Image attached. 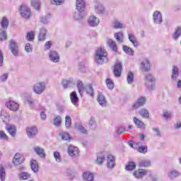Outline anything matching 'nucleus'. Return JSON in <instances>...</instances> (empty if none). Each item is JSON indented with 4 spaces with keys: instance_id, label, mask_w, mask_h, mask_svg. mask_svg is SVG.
I'll return each instance as SVG.
<instances>
[{
    "instance_id": "obj_1",
    "label": "nucleus",
    "mask_w": 181,
    "mask_h": 181,
    "mask_svg": "<svg viewBox=\"0 0 181 181\" xmlns=\"http://www.w3.org/2000/svg\"><path fill=\"white\" fill-rule=\"evenodd\" d=\"M108 53L105 49L99 48L95 52V61L98 64H104L108 62Z\"/></svg>"
},
{
    "instance_id": "obj_2",
    "label": "nucleus",
    "mask_w": 181,
    "mask_h": 181,
    "mask_svg": "<svg viewBox=\"0 0 181 181\" xmlns=\"http://www.w3.org/2000/svg\"><path fill=\"white\" fill-rule=\"evenodd\" d=\"M144 80L146 81L145 86L148 90H153V88H155V83H155L156 79L152 74H147L145 76Z\"/></svg>"
},
{
    "instance_id": "obj_3",
    "label": "nucleus",
    "mask_w": 181,
    "mask_h": 181,
    "mask_svg": "<svg viewBox=\"0 0 181 181\" xmlns=\"http://www.w3.org/2000/svg\"><path fill=\"white\" fill-rule=\"evenodd\" d=\"M28 104L30 105L31 108L33 110H40L41 111H45V107L40 105L39 104V101L33 98H28L27 100Z\"/></svg>"
},
{
    "instance_id": "obj_4",
    "label": "nucleus",
    "mask_w": 181,
    "mask_h": 181,
    "mask_svg": "<svg viewBox=\"0 0 181 181\" xmlns=\"http://www.w3.org/2000/svg\"><path fill=\"white\" fill-rule=\"evenodd\" d=\"M46 90V83L44 82H38L33 86V91L35 94H42Z\"/></svg>"
},
{
    "instance_id": "obj_5",
    "label": "nucleus",
    "mask_w": 181,
    "mask_h": 181,
    "mask_svg": "<svg viewBox=\"0 0 181 181\" xmlns=\"http://www.w3.org/2000/svg\"><path fill=\"white\" fill-rule=\"evenodd\" d=\"M20 13L23 18L28 19L30 18V8L25 5H21L20 7Z\"/></svg>"
},
{
    "instance_id": "obj_6",
    "label": "nucleus",
    "mask_w": 181,
    "mask_h": 181,
    "mask_svg": "<svg viewBox=\"0 0 181 181\" xmlns=\"http://www.w3.org/2000/svg\"><path fill=\"white\" fill-rule=\"evenodd\" d=\"M145 103H146V98L144 96H141L133 104L132 107L134 110H138V108L144 107V105H145Z\"/></svg>"
},
{
    "instance_id": "obj_7",
    "label": "nucleus",
    "mask_w": 181,
    "mask_h": 181,
    "mask_svg": "<svg viewBox=\"0 0 181 181\" xmlns=\"http://www.w3.org/2000/svg\"><path fill=\"white\" fill-rule=\"evenodd\" d=\"M49 58L51 62H53V63H59V62H60V56L55 50L49 51Z\"/></svg>"
},
{
    "instance_id": "obj_8",
    "label": "nucleus",
    "mask_w": 181,
    "mask_h": 181,
    "mask_svg": "<svg viewBox=\"0 0 181 181\" xmlns=\"http://www.w3.org/2000/svg\"><path fill=\"white\" fill-rule=\"evenodd\" d=\"M10 49L13 56L16 57L18 54H19V47H18V43H16V42H15L13 40L10 41Z\"/></svg>"
},
{
    "instance_id": "obj_9",
    "label": "nucleus",
    "mask_w": 181,
    "mask_h": 181,
    "mask_svg": "<svg viewBox=\"0 0 181 181\" xmlns=\"http://www.w3.org/2000/svg\"><path fill=\"white\" fill-rule=\"evenodd\" d=\"M6 107L11 111H18L19 110V104L14 100H8L6 103Z\"/></svg>"
},
{
    "instance_id": "obj_10",
    "label": "nucleus",
    "mask_w": 181,
    "mask_h": 181,
    "mask_svg": "<svg viewBox=\"0 0 181 181\" xmlns=\"http://www.w3.org/2000/svg\"><path fill=\"white\" fill-rule=\"evenodd\" d=\"M97 101L99 105L103 108H105L108 105V103L107 102V99H105V96L101 93L98 95Z\"/></svg>"
},
{
    "instance_id": "obj_11",
    "label": "nucleus",
    "mask_w": 181,
    "mask_h": 181,
    "mask_svg": "<svg viewBox=\"0 0 181 181\" xmlns=\"http://www.w3.org/2000/svg\"><path fill=\"white\" fill-rule=\"evenodd\" d=\"M28 138H35L37 135V127L33 126L26 129Z\"/></svg>"
},
{
    "instance_id": "obj_12",
    "label": "nucleus",
    "mask_w": 181,
    "mask_h": 181,
    "mask_svg": "<svg viewBox=\"0 0 181 181\" xmlns=\"http://www.w3.org/2000/svg\"><path fill=\"white\" fill-rule=\"evenodd\" d=\"M23 162H25V157L23 156V155L21 153H16L14 156V158L13 159V163H14V165H21L23 163Z\"/></svg>"
},
{
    "instance_id": "obj_13",
    "label": "nucleus",
    "mask_w": 181,
    "mask_h": 181,
    "mask_svg": "<svg viewBox=\"0 0 181 181\" xmlns=\"http://www.w3.org/2000/svg\"><path fill=\"white\" fill-rule=\"evenodd\" d=\"M153 19L154 23L156 25H160V23L163 22L162 14L160 12L156 11L153 14Z\"/></svg>"
},
{
    "instance_id": "obj_14",
    "label": "nucleus",
    "mask_w": 181,
    "mask_h": 181,
    "mask_svg": "<svg viewBox=\"0 0 181 181\" xmlns=\"http://www.w3.org/2000/svg\"><path fill=\"white\" fill-rule=\"evenodd\" d=\"M107 165L109 169H112L115 167V156L110 154L107 157Z\"/></svg>"
},
{
    "instance_id": "obj_15",
    "label": "nucleus",
    "mask_w": 181,
    "mask_h": 181,
    "mask_svg": "<svg viewBox=\"0 0 181 181\" xmlns=\"http://www.w3.org/2000/svg\"><path fill=\"white\" fill-rule=\"evenodd\" d=\"M94 7L96 13H98V15H103V13H105V7H104L103 4L96 2Z\"/></svg>"
},
{
    "instance_id": "obj_16",
    "label": "nucleus",
    "mask_w": 181,
    "mask_h": 181,
    "mask_svg": "<svg viewBox=\"0 0 181 181\" xmlns=\"http://www.w3.org/2000/svg\"><path fill=\"white\" fill-rule=\"evenodd\" d=\"M151 69V64L149 60L146 58L144 59L141 63V69L142 71H149Z\"/></svg>"
},
{
    "instance_id": "obj_17",
    "label": "nucleus",
    "mask_w": 181,
    "mask_h": 181,
    "mask_svg": "<svg viewBox=\"0 0 181 181\" xmlns=\"http://www.w3.org/2000/svg\"><path fill=\"white\" fill-rule=\"evenodd\" d=\"M88 23L89 26H92V27L97 26L98 23H100V19L94 16H90L88 18Z\"/></svg>"
},
{
    "instance_id": "obj_18",
    "label": "nucleus",
    "mask_w": 181,
    "mask_h": 181,
    "mask_svg": "<svg viewBox=\"0 0 181 181\" xmlns=\"http://www.w3.org/2000/svg\"><path fill=\"white\" fill-rule=\"evenodd\" d=\"M68 153L69 156H78V148L74 146H69L68 148Z\"/></svg>"
},
{
    "instance_id": "obj_19",
    "label": "nucleus",
    "mask_w": 181,
    "mask_h": 181,
    "mask_svg": "<svg viewBox=\"0 0 181 181\" xmlns=\"http://www.w3.org/2000/svg\"><path fill=\"white\" fill-rule=\"evenodd\" d=\"M146 173H148V171L146 169H139L134 173V176L136 179H141L144 176H146Z\"/></svg>"
},
{
    "instance_id": "obj_20",
    "label": "nucleus",
    "mask_w": 181,
    "mask_h": 181,
    "mask_svg": "<svg viewBox=\"0 0 181 181\" xmlns=\"http://www.w3.org/2000/svg\"><path fill=\"white\" fill-rule=\"evenodd\" d=\"M6 129L11 135V136H15L16 135V127L13 124H6Z\"/></svg>"
},
{
    "instance_id": "obj_21",
    "label": "nucleus",
    "mask_w": 181,
    "mask_h": 181,
    "mask_svg": "<svg viewBox=\"0 0 181 181\" xmlns=\"http://www.w3.org/2000/svg\"><path fill=\"white\" fill-rule=\"evenodd\" d=\"M122 71V64L121 63H117L114 68V74L115 77H121V73Z\"/></svg>"
},
{
    "instance_id": "obj_22",
    "label": "nucleus",
    "mask_w": 181,
    "mask_h": 181,
    "mask_svg": "<svg viewBox=\"0 0 181 181\" xmlns=\"http://www.w3.org/2000/svg\"><path fill=\"white\" fill-rule=\"evenodd\" d=\"M133 121H134L136 127H137L140 129H145L146 128V124H145V123H144V122L141 121V119L136 118V117H134L133 118Z\"/></svg>"
},
{
    "instance_id": "obj_23",
    "label": "nucleus",
    "mask_w": 181,
    "mask_h": 181,
    "mask_svg": "<svg viewBox=\"0 0 181 181\" xmlns=\"http://www.w3.org/2000/svg\"><path fill=\"white\" fill-rule=\"evenodd\" d=\"M70 98L71 103L75 105V107H78V97L77 96V93H76V91H73L70 94Z\"/></svg>"
},
{
    "instance_id": "obj_24",
    "label": "nucleus",
    "mask_w": 181,
    "mask_h": 181,
    "mask_svg": "<svg viewBox=\"0 0 181 181\" xmlns=\"http://www.w3.org/2000/svg\"><path fill=\"white\" fill-rule=\"evenodd\" d=\"M76 5L78 12H83V11L86 9V3L84 2V0H76Z\"/></svg>"
},
{
    "instance_id": "obj_25",
    "label": "nucleus",
    "mask_w": 181,
    "mask_h": 181,
    "mask_svg": "<svg viewBox=\"0 0 181 181\" xmlns=\"http://www.w3.org/2000/svg\"><path fill=\"white\" fill-rule=\"evenodd\" d=\"M128 36L129 40L131 42V43H132L133 46L134 47H138V40H136V37L135 36V35H134L133 33H128Z\"/></svg>"
},
{
    "instance_id": "obj_26",
    "label": "nucleus",
    "mask_w": 181,
    "mask_h": 181,
    "mask_svg": "<svg viewBox=\"0 0 181 181\" xmlns=\"http://www.w3.org/2000/svg\"><path fill=\"white\" fill-rule=\"evenodd\" d=\"M62 86L64 88H69V87H73V86H74V80H73V78H70L69 80H63Z\"/></svg>"
},
{
    "instance_id": "obj_27",
    "label": "nucleus",
    "mask_w": 181,
    "mask_h": 181,
    "mask_svg": "<svg viewBox=\"0 0 181 181\" xmlns=\"http://www.w3.org/2000/svg\"><path fill=\"white\" fill-rule=\"evenodd\" d=\"M83 179L86 181H93L94 180V174L90 172H86L83 174Z\"/></svg>"
},
{
    "instance_id": "obj_28",
    "label": "nucleus",
    "mask_w": 181,
    "mask_h": 181,
    "mask_svg": "<svg viewBox=\"0 0 181 181\" xmlns=\"http://www.w3.org/2000/svg\"><path fill=\"white\" fill-rule=\"evenodd\" d=\"M35 152H36L37 155H39L40 158H46V153H45V150L40 146H35L33 148Z\"/></svg>"
},
{
    "instance_id": "obj_29",
    "label": "nucleus",
    "mask_w": 181,
    "mask_h": 181,
    "mask_svg": "<svg viewBox=\"0 0 181 181\" xmlns=\"http://www.w3.org/2000/svg\"><path fill=\"white\" fill-rule=\"evenodd\" d=\"M47 32V30H46V28H41L40 30V35L38 36V40L41 42H43V40H45Z\"/></svg>"
},
{
    "instance_id": "obj_30",
    "label": "nucleus",
    "mask_w": 181,
    "mask_h": 181,
    "mask_svg": "<svg viewBox=\"0 0 181 181\" xmlns=\"http://www.w3.org/2000/svg\"><path fill=\"white\" fill-rule=\"evenodd\" d=\"M77 88L80 95H83V93H84V90H86V87L84 86L83 81L80 80L77 81Z\"/></svg>"
},
{
    "instance_id": "obj_31",
    "label": "nucleus",
    "mask_w": 181,
    "mask_h": 181,
    "mask_svg": "<svg viewBox=\"0 0 181 181\" xmlns=\"http://www.w3.org/2000/svg\"><path fill=\"white\" fill-rule=\"evenodd\" d=\"M113 28L114 29H124L125 24L118 20H115L113 21Z\"/></svg>"
},
{
    "instance_id": "obj_32",
    "label": "nucleus",
    "mask_w": 181,
    "mask_h": 181,
    "mask_svg": "<svg viewBox=\"0 0 181 181\" xmlns=\"http://www.w3.org/2000/svg\"><path fill=\"white\" fill-rule=\"evenodd\" d=\"M107 45L110 49L115 52H117L118 49H117V43L112 39L107 40Z\"/></svg>"
},
{
    "instance_id": "obj_33",
    "label": "nucleus",
    "mask_w": 181,
    "mask_h": 181,
    "mask_svg": "<svg viewBox=\"0 0 181 181\" xmlns=\"http://www.w3.org/2000/svg\"><path fill=\"white\" fill-rule=\"evenodd\" d=\"M0 24L1 26V29L6 30L8 29V26H9V20H8L6 17H3Z\"/></svg>"
},
{
    "instance_id": "obj_34",
    "label": "nucleus",
    "mask_w": 181,
    "mask_h": 181,
    "mask_svg": "<svg viewBox=\"0 0 181 181\" xmlns=\"http://www.w3.org/2000/svg\"><path fill=\"white\" fill-rule=\"evenodd\" d=\"M6 177V171L5 170V168L2 164L0 165V180L5 181Z\"/></svg>"
},
{
    "instance_id": "obj_35",
    "label": "nucleus",
    "mask_w": 181,
    "mask_h": 181,
    "mask_svg": "<svg viewBox=\"0 0 181 181\" xmlns=\"http://www.w3.org/2000/svg\"><path fill=\"white\" fill-rule=\"evenodd\" d=\"M180 176V173L176 170H171L168 173V177L171 180L173 179H176V177H179Z\"/></svg>"
},
{
    "instance_id": "obj_36",
    "label": "nucleus",
    "mask_w": 181,
    "mask_h": 181,
    "mask_svg": "<svg viewBox=\"0 0 181 181\" xmlns=\"http://www.w3.org/2000/svg\"><path fill=\"white\" fill-rule=\"evenodd\" d=\"M31 6L36 11H40V0H31Z\"/></svg>"
},
{
    "instance_id": "obj_37",
    "label": "nucleus",
    "mask_w": 181,
    "mask_h": 181,
    "mask_svg": "<svg viewBox=\"0 0 181 181\" xmlns=\"http://www.w3.org/2000/svg\"><path fill=\"white\" fill-rule=\"evenodd\" d=\"M140 168H149L151 166V160H142L139 163Z\"/></svg>"
},
{
    "instance_id": "obj_38",
    "label": "nucleus",
    "mask_w": 181,
    "mask_h": 181,
    "mask_svg": "<svg viewBox=\"0 0 181 181\" xmlns=\"http://www.w3.org/2000/svg\"><path fill=\"white\" fill-rule=\"evenodd\" d=\"M0 117L4 122L5 121H8L9 119V113L6 112V110H2L1 112Z\"/></svg>"
},
{
    "instance_id": "obj_39",
    "label": "nucleus",
    "mask_w": 181,
    "mask_h": 181,
    "mask_svg": "<svg viewBox=\"0 0 181 181\" xmlns=\"http://www.w3.org/2000/svg\"><path fill=\"white\" fill-rule=\"evenodd\" d=\"M86 94L90 97H94V88H93L92 84H89L86 86Z\"/></svg>"
},
{
    "instance_id": "obj_40",
    "label": "nucleus",
    "mask_w": 181,
    "mask_h": 181,
    "mask_svg": "<svg viewBox=\"0 0 181 181\" xmlns=\"http://www.w3.org/2000/svg\"><path fill=\"white\" fill-rule=\"evenodd\" d=\"M115 38L119 43H122V42H124V34L122 33H121V32L116 33L115 34Z\"/></svg>"
},
{
    "instance_id": "obj_41",
    "label": "nucleus",
    "mask_w": 181,
    "mask_h": 181,
    "mask_svg": "<svg viewBox=\"0 0 181 181\" xmlns=\"http://www.w3.org/2000/svg\"><path fill=\"white\" fill-rule=\"evenodd\" d=\"M179 77V69L176 66L173 67L172 80H176Z\"/></svg>"
},
{
    "instance_id": "obj_42",
    "label": "nucleus",
    "mask_w": 181,
    "mask_h": 181,
    "mask_svg": "<svg viewBox=\"0 0 181 181\" xmlns=\"http://www.w3.org/2000/svg\"><path fill=\"white\" fill-rule=\"evenodd\" d=\"M52 18V15L50 13L47 14L46 16H43L40 18V22L44 24L49 23V20Z\"/></svg>"
},
{
    "instance_id": "obj_43",
    "label": "nucleus",
    "mask_w": 181,
    "mask_h": 181,
    "mask_svg": "<svg viewBox=\"0 0 181 181\" xmlns=\"http://www.w3.org/2000/svg\"><path fill=\"white\" fill-rule=\"evenodd\" d=\"M123 50L124 52H126L127 54H129V56H134V52L131 47L127 45H124Z\"/></svg>"
},
{
    "instance_id": "obj_44",
    "label": "nucleus",
    "mask_w": 181,
    "mask_h": 181,
    "mask_svg": "<svg viewBox=\"0 0 181 181\" xmlns=\"http://www.w3.org/2000/svg\"><path fill=\"white\" fill-rule=\"evenodd\" d=\"M18 177L21 180H28L30 177V175L28 173L23 172L18 175Z\"/></svg>"
},
{
    "instance_id": "obj_45",
    "label": "nucleus",
    "mask_w": 181,
    "mask_h": 181,
    "mask_svg": "<svg viewBox=\"0 0 181 181\" xmlns=\"http://www.w3.org/2000/svg\"><path fill=\"white\" fill-rule=\"evenodd\" d=\"M75 128L81 134H87V129H86V128L81 124H76Z\"/></svg>"
},
{
    "instance_id": "obj_46",
    "label": "nucleus",
    "mask_w": 181,
    "mask_h": 181,
    "mask_svg": "<svg viewBox=\"0 0 181 181\" xmlns=\"http://www.w3.org/2000/svg\"><path fill=\"white\" fill-rule=\"evenodd\" d=\"M30 166L33 172H34L35 173H36V172L39 170V168L37 167V162L36 160H31Z\"/></svg>"
},
{
    "instance_id": "obj_47",
    "label": "nucleus",
    "mask_w": 181,
    "mask_h": 181,
    "mask_svg": "<svg viewBox=\"0 0 181 181\" xmlns=\"http://www.w3.org/2000/svg\"><path fill=\"white\" fill-rule=\"evenodd\" d=\"M139 114L143 117V118H149V112L146 109H141L139 111Z\"/></svg>"
},
{
    "instance_id": "obj_48",
    "label": "nucleus",
    "mask_w": 181,
    "mask_h": 181,
    "mask_svg": "<svg viewBox=\"0 0 181 181\" xmlns=\"http://www.w3.org/2000/svg\"><path fill=\"white\" fill-rule=\"evenodd\" d=\"M104 160H105V156H104V154H100L98 156L96 163H98V165H103Z\"/></svg>"
},
{
    "instance_id": "obj_49",
    "label": "nucleus",
    "mask_w": 181,
    "mask_h": 181,
    "mask_svg": "<svg viewBox=\"0 0 181 181\" xmlns=\"http://www.w3.org/2000/svg\"><path fill=\"white\" fill-rule=\"evenodd\" d=\"M7 37L6 30L4 28H0V40L2 42L5 40Z\"/></svg>"
},
{
    "instance_id": "obj_50",
    "label": "nucleus",
    "mask_w": 181,
    "mask_h": 181,
    "mask_svg": "<svg viewBox=\"0 0 181 181\" xmlns=\"http://www.w3.org/2000/svg\"><path fill=\"white\" fill-rule=\"evenodd\" d=\"M127 81L128 84H132V83H134V73H132V71L128 72Z\"/></svg>"
},
{
    "instance_id": "obj_51",
    "label": "nucleus",
    "mask_w": 181,
    "mask_h": 181,
    "mask_svg": "<svg viewBox=\"0 0 181 181\" xmlns=\"http://www.w3.org/2000/svg\"><path fill=\"white\" fill-rule=\"evenodd\" d=\"M54 122V125L55 127H60V125H62V117L60 116H57L54 117V119H53Z\"/></svg>"
},
{
    "instance_id": "obj_52",
    "label": "nucleus",
    "mask_w": 181,
    "mask_h": 181,
    "mask_svg": "<svg viewBox=\"0 0 181 181\" xmlns=\"http://www.w3.org/2000/svg\"><path fill=\"white\" fill-rule=\"evenodd\" d=\"M26 39L29 42L33 41L35 39V31H30V32L27 33Z\"/></svg>"
},
{
    "instance_id": "obj_53",
    "label": "nucleus",
    "mask_w": 181,
    "mask_h": 181,
    "mask_svg": "<svg viewBox=\"0 0 181 181\" xmlns=\"http://www.w3.org/2000/svg\"><path fill=\"white\" fill-rule=\"evenodd\" d=\"M83 18H84V15L81 13V11L74 13V19H75V21H81Z\"/></svg>"
},
{
    "instance_id": "obj_54",
    "label": "nucleus",
    "mask_w": 181,
    "mask_h": 181,
    "mask_svg": "<svg viewBox=\"0 0 181 181\" xmlns=\"http://www.w3.org/2000/svg\"><path fill=\"white\" fill-rule=\"evenodd\" d=\"M181 35V28L178 27L176 30L175 33L173 35V37L175 40H177V39H179V37Z\"/></svg>"
},
{
    "instance_id": "obj_55",
    "label": "nucleus",
    "mask_w": 181,
    "mask_h": 181,
    "mask_svg": "<svg viewBox=\"0 0 181 181\" xmlns=\"http://www.w3.org/2000/svg\"><path fill=\"white\" fill-rule=\"evenodd\" d=\"M136 168V164L134 162H129L126 165V170H134Z\"/></svg>"
},
{
    "instance_id": "obj_56",
    "label": "nucleus",
    "mask_w": 181,
    "mask_h": 181,
    "mask_svg": "<svg viewBox=\"0 0 181 181\" xmlns=\"http://www.w3.org/2000/svg\"><path fill=\"white\" fill-rule=\"evenodd\" d=\"M53 155L56 162L60 163V162H62V156L60 155V153H59V151H54Z\"/></svg>"
},
{
    "instance_id": "obj_57",
    "label": "nucleus",
    "mask_w": 181,
    "mask_h": 181,
    "mask_svg": "<svg viewBox=\"0 0 181 181\" xmlns=\"http://www.w3.org/2000/svg\"><path fill=\"white\" fill-rule=\"evenodd\" d=\"M60 136H62L63 141H70L71 139L70 134H69L67 132H63L60 134Z\"/></svg>"
},
{
    "instance_id": "obj_58",
    "label": "nucleus",
    "mask_w": 181,
    "mask_h": 181,
    "mask_svg": "<svg viewBox=\"0 0 181 181\" xmlns=\"http://www.w3.org/2000/svg\"><path fill=\"white\" fill-rule=\"evenodd\" d=\"M106 85L109 90H112L114 88V82H112V80H111V78L106 79Z\"/></svg>"
},
{
    "instance_id": "obj_59",
    "label": "nucleus",
    "mask_w": 181,
    "mask_h": 181,
    "mask_svg": "<svg viewBox=\"0 0 181 181\" xmlns=\"http://www.w3.org/2000/svg\"><path fill=\"white\" fill-rule=\"evenodd\" d=\"M9 77V74L4 73L2 75L0 76V83H5L6 80H8V78Z\"/></svg>"
},
{
    "instance_id": "obj_60",
    "label": "nucleus",
    "mask_w": 181,
    "mask_h": 181,
    "mask_svg": "<svg viewBox=\"0 0 181 181\" xmlns=\"http://www.w3.org/2000/svg\"><path fill=\"white\" fill-rule=\"evenodd\" d=\"M65 125L66 128H70V127H71V118L70 117V116H66Z\"/></svg>"
},
{
    "instance_id": "obj_61",
    "label": "nucleus",
    "mask_w": 181,
    "mask_h": 181,
    "mask_svg": "<svg viewBox=\"0 0 181 181\" xmlns=\"http://www.w3.org/2000/svg\"><path fill=\"white\" fill-rule=\"evenodd\" d=\"M138 151L140 152V153H146V152H148V147L145 146H139L138 148Z\"/></svg>"
},
{
    "instance_id": "obj_62",
    "label": "nucleus",
    "mask_w": 181,
    "mask_h": 181,
    "mask_svg": "<svg viewBox=\"0 0 181 181\" xmlns=\"http://www.w3.org/2000/svg\"><path fill=\"white\" fill-rule=\"evenodd\" d=\"M52 5H62L64 4V0H51Z\"/></svg>"
},
{
    "instance_id": "obj_63",
    "label": "nucleus",
    "mask_w": 181,
    "mask_h": 181,
    "mask_svg": "<svg viewBox=\"0 0 181 181\" xmlns=\"http://www.w3.org/2000/svg\"><path fill=\"white\" fill-rule=\"evenodd\" d=\"M0 139H6L8 140V136L4 131H0Z\"/></svg>"
},
{
    "instance_id": "obj_64",
    "label": "nucleus",
    "mask_w": 181,
    "mask_h": 181,
    "mask_svg": "<svg viewBox=\"0 0 181 181\" xmlns=\"http://www.w3.org/2000/svg\"><path fill=\"white\" fill-rule=\"evenodd\" d=\"M25 52H27L28 53H29V52H32V45H30V43H27L25 45Z\"/></svg>"
}]
</instances>
